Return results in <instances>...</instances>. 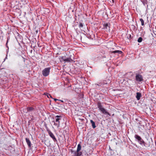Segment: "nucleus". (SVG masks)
I'll return each instance as SVG.
<instances>
[{"label":"nucleus","instance_id":"obj_1","mask_svg":"<svg viewBox=\"0 0 156 156\" xmlns=\"http://www.w3.org/2000/svg\"><path fill=\"white\" fill-rule=\"evenodd\" d=\"M81 146L80 144H79L77 145V150L74 151L73 149L70 150V152L72 154L71 156H81L82 154V152L80 151Z\"/></svg>","mask_w":156,"mask_h":156},{"label":"nucleus","instance_id":"obj_2","mask_svg":"<svg viewBox=\"0 0 156 156\" xmlns=\"http://www.w3.org/2000/svg\"><path fill=\"white\" fill-rule=\"evenodd\" d=\"M50 68L48 67L44 69L42 71V74L43 76H48L50 72Z\"/></svg>","mask_w":156,"mask_h":156},{"label":"nucleus","instance_id":"obj_3","mask_svg":"<svg viewBox=\"0 0 156 156\" xmlns=\"http://www.w3.org/2000/svg\"><path fill=\"white\" fill-rule=\"evenodd\" d=\"M60 60L61 62L64 61L65 62H70L73 61V60H72L70 58H65V56H63L61 57Z\"/></svg>","mask_w":156,"mask_h":156},{"label":"nucleus","instance_id":"obj_4","mask_svg":"<svg viewBox=\"0 0 156 156\" xmlns=\"http://www.w3.org/2000/svg\"><path fill=\"white\" fill-rule=\"evenodd\" d=\"M134 137L137 140L138 143L141 145H142L143 143H144V140L142 138L138 135L135 134L134 136Z\"/></svg>","mask_w":156,"mask_h":156},{"label":"nucleus","instance_id":"obj_5","mask_svg":"<svg viewBox=\"0 0 156 156\" xmlns=\"http://www.w3.org/2000/svg\"><path fill=\"white\" fill-rule=\"evenodd\" d=\"M135 79L138 82H141L143 80L142 76L139 74H136Z\"/></svg>","mask_w":156,"mask_h":156},{"label":"nucleus","instance_id":"obj_6","mask_svg":"<svg viewBox=\"0 0 156 156\" xmlns=\"http://www.w3.org/2000/svg\"><path fill=\"white\" fill-rule=\"evenodd\" d=\"M151 140L149 141L147 140L145 142L144 141V143H143V144L146 147H148L151 146Z\"/></svg>","mask_w":156,"mask_h":156},{"label":"nucleus","instance_id":"obj_7","mask_svg":"<svg viewBox=\"0 0 156 156\" xmlns=\"http://www.w3.org/2000/svg\"><path fill=\"white\" fill-rule=\"evenodd\" d=\"M49 135L50 136V137L52 138L54 142H56L57 141L56 138H55V136L52 133L51 131H49V132L48 133Z\"/></svg>","mask_w":156,"mask_h":156},{"label":"nucleus","instance_id":"obj_8","mask_svg":"<svg viewBox=\"0 0 156 156\" xmlns=\"http://www.w3.org/2000/svg\"><path fill=\"white\" fill-rule=\"evenodd\" d=\"M102 113L105 114H107L110 115V114L109 113L107 112L106 109H105L104 108H102L100 110Z\"/></svg>","mask_w":156,"mask_h":156},{"label":"nucleus","instance_id":"obj_9","mask_svg":"<svg viewBox=\"0 0 156 156\" xmlns=\"http://www.w3.org/2000/svg\"><path fill=\"white\" fill-rule=\"evenodd\" d=\"M110 24L109 23H105L104 24V29H106L108 30H110Z\"/></svg>","mask_w":156,"mask_h":156},{"label":"nucleus","instance_id":"obj_10","mask_svg":"<svg viewBox=\"0 0 156 156\" xmlns=\"http://www.w3.org/2000/svg\"><path fill=\"white\" fill-rule=\"evenodd\" d=\"M56 117L57 118H56V122H58V127L60 125V122L59 121L61 119V116L60 115H57L56 116Z\"/></svg>","mask_w":156,"mask_h":156},{"label":"nucleus","instance_id":"obj_11","mask_svg":"<svg viewBox=\"0 0 156 156\" xmlns=\"http://www.w3.org/2000/svg\"><path fill=\"white\" fill-rule=\"evenodd\" d=\"M26 140L29 147H30L31 146V143L29 139L28 138H26Z\"/></svg>","mask_w":156,"mask_h":156},{"label":"nucleus","instance_id":"obj_12","mask_svg":"<svg viewBox=\"0 0 156 156\" xmlns=\"http://www.w3.org/2000/svg\"><path fill=\"white\" fill-rule=\"evenodd\" d=\"M97 105L98 108H99V110H100L102 108H103L102 105V104L100 101L98 102Z\"/></svg>","mask_w":156,"mask_h":156},{"label":"nucleus","instance_id":"obj_13","mask_svg":"<svg viewBox=\"0 0 156 156\" xmlns=\"http://www.w3.org/2000/svg\"><path fill=\"white\" fill-rule=\"evenodd\" d=\"M136 95V98L137 100H139L140 99V97H141V94L140 92H137Z\"/></svg>","mask_w":156,"mask_h":156},{"label":"nucleus","instance_id":"obj_14","mask_svg":"<svg viewBox=\"0 0 156 156\" xmlns=\"http://www.w3.org/2000/svg\"><path fill=\"white\" fill-rule=\"evenodd\" d=\"M27 110L28 112L33 111L34 110V108L32 107H29L27 108Z\"/></svg>","mask_w":156,"mask_h":156},{"label":"nucleus","instance_id":"obj_15","mask_svg":"<svg viewBox=\"0 0 156 156\" xmlns=\"http://www.w3.org/2000/svg\"><path fill=\"white\" fill-rule=\"evenodd\" d=\"M90 122L92 124V126L93 129H94L96 128V126L95 122L92 120H90Z\"/></svg>","mask_w":156,"mask_h":156},{"label":"nucleus","instance_id":"obj_16","mask_svg":"<svg viewBox=\"0 0 156 156\" xmlns=\"http://www.w3.org/2000/svg\"><path fill=\"white\" fill-rule=\"evenodd\" d=\"M112 53H117L119 54H121L122 53V52L121 51L119 50H115L114 51H112Z\"/></svg>","mask_w":156,"mask_h":156},{"label":"nucleus","instance_id":"obj_17","mask_svg":"<svg viewBox=\"0 0 156 156\" xmlns=\"http://www.w3.org/2000/svg\"><path fill=\"white\" fill-rule=\"evenodd\" d=\"M140 21L141 22V25L144 26V21L143 20L142 18H140Z\"/></svg>","mask_w":156,"mask_h":156},{"label":"nucleus","instance_id":"obj_18","mask_svg":"<svg viewBox=\"0 0 156 156\" xmlns=\"http://www.w3.org/2000/svg\"><path fill=\"white\" fill-rule=\"evenodd\" d=\"M143 39L141 37H140L137 40V41L139 43L141 42L142 41Z\"/></svg>","mask_w":156,"mask_h":156},{"label":"nucleus","instance_id":"obj_19","mask_svg":"<svg viewBox=\"0 0 156 156\" xmlns=\"http://www.w3.org/2000/svg\"><path fill=\"white\" fill-rule=\"evenodd\" d=\"M9 37H8L7 38V42H6V47L7 48H8V47L7 46V43H8V41H9Z\"/></svg>","mask_w":156,"mask_h":156},{"label":"nucleus","instance_id":"obj_20","mask_svg":"<svg viewBox=\"0 0 156 156\" xmlns=\"http://www.w3.org/2000/svg\"><path fill=\"white\" fill-rule=\"evenodd\" d=\"M83 27V24L82 23H80L79 25V27L80 28Z\"/></svg>","mask_w":156,"mask_h":156},{"label":"nucleus","instance_id":"obj_21","mask_svg":"<svg viewBox=\"0 0 156 156\" xmlns=\"http://www.w3.org/2000/svg\"><path fill=\"white\" fill-rule=\"evenodd\" d=\"M46 129L47 132H48V133L49 132V131H51L46 126Z\"/></svg>","mask_w":156,"mask_h":156},{"label":"nucleus","instance_id":"obj_22","mask_svg":"<svg viewBox=\"0 0 156 156\" xmlns=\"http://www.w3.org/2000/svg\"><path fill=\"white\" fill-rule=\"evenodd\" d=\"M110 3H109V4H110V5H113L114 3V1L113 0V3H112V0H110Z\"/></svg>","mask_w":156,"mask_h":156},{"label":"nucleus","instance_id":"obj_23","mask_svg":"<svg viewBox=\"0 0 156 156\" xmlns=\"http://www.w3.org/2000/svg\"><path fill=\"white\" fill-rule=\"evenodd\" d=\"M152 11L153 12V14L156 16V10H152Z\"/></svg>","mask_w":156,"mask_h":156},{"label":"nucleus","instance_id":"obj_24","mask_svg":"<svg viewBox=\"0 0 156 156\" xmlns=\"http://www.w3.org/2000/svg\"><path fill=\"white\" fill-rule=\"evenodd\" d=\"M108 12H110V13H111V12L112 13L113 12V11H114V12H115V10H108Z\"/></svg>","mask_w":156,"mask_h":156},{"label":"nucleus","instance_id":"obj_25","mask_svg":"<svg viewBox=\"0 0 156 156\" xmlns=\"http://www.w3.org/2000/svg\"><path fill=\"white\" fill-rule=\"evenodd\" d=\"M100 84H101V85H100V86H101V85L103 86L105 84H107V83H105V82H103V83H100Z\"/></svg>","mask_w":156,"mask_h":156},{"label":"nucleus","instance_id":"obj_26","mask_svg":"<svg viewBox=\"0 0 156 156\" xmlns=\"http://www.w3.org/2000/svg\"><path fill=\"white\" fill-rule=\"evenodd\" d=\"M49 96H50V97L51 98V96L50 94H49L48 95H47L48 97L49 98Z\"/></svg>","mask_w":156,"mask_h":156},{"label":"nucleus","instance_id":"obj_27","mask_svg":"<svg viewBox=\"0 0 156 156\" xmlns=\"http://www.w3.org/2000/svg\"><path fill=\"white\" fill-rule=\"evenodd\" d=\"M95 87H97L98 86H99V85L98 84H95Z\"/></svg>","mask_w":156,"mask_h":156},{"label":"nucleus","instance_id":"obj_28","mask_svg":"<svg viewBox=\"0 0 156 156\" xmlns=\"http://www.w3.org/2000/svg\"><path fill=\"white\" fill-rule=\"evenodd\" d=\"M23 59H24V62H25V60H27V59H25V58H23Z\"/></svg>","mask_w":156,"mask_h":156},{"label":"nucleus","instance_id":"obj_29","mask_svg":"<svg viewBox=\"0 0 156 156\" xmlns=\"http://www.w3.org/2000/svg\"><path fill=\"white\" fill-rule=\"evenodd\" d=\"M59 101H60L61 102H62V103H63L64 102V101H63L61 100H59Z\"/></svg>","mask_w":156,"mask_h":156},{"label":"nucleus","instance_id":"obj_30","mask_svg":"<svg viewBox=\"0 0 156 156\" xmlns=\"http://www.w3.org/2000/svg\"><path fill=\"white\" fill-rule=\"evenodd\" d=\"M54 100L55 101H57V100H59L56 99H54Z\"/></svg>","mask_w":156,"mask_h":156},{"label":"nucleus","instance_id":"obj_31","mask_svg":"<svg viewBox=\"0 0 156 156\" xmlns=\"http://www.w3.org/2000/svg\"><path fill=\"white\" fill-rule=\"evenodd\" d=\"M54 125L57 126V124L56 123H55V122H54Z\"/></svg>","mask_w":156,"mask_h":156},{"label":"nucleus","instance_id":"obj_32","mask_svg":"<svg viewBox=\"0 0 156 156\" xmlns=\"http://www.w3.org/2000/svg\"><path fill=\"white\" fill-rule=\"evenodd\" d=\"M80 120H81L82 121H83L84 120V119H79Z\"/></svg>","mask_w":156,"mask_h":156},{"label":"nucleus","instance_id":"obj_33","mask_svg":"<svg viewBox=\"0 0 156 156\" xmlns=\"http://www.w3.org/2000/svg\"><path fill=\"white\" fill-rule=\"evenodd\" d=\"M112 3H113V0H112Z\"/></svg>","mask_w":156,"mask_h":156},{"label":"nucleus","instance_id":"obj_34","mask_svg":"<svg viewBox=\"0 0 156 156\" xmlns=\"http://www.w3.org/2000/svg\"><path fill=\"white\" fill-rule=\"evenodd\" d=\"M32 50H31V53L32 52Z\"/></svg>","mask_w":156,"mask_h":156},{"label":"nucleus","instance_id":"obj_35","mask_svg":"<svg viewBox=\"0 0 156 156\" xmlns=\"http://www.w3.org/2000/svg\"><path fill=\"white\" fill-rule=\"evenodd\" d=\"M129 36H130V37H131L130 35Z\"/></svg>","mask_w":156,"mask_h":156}]
</instances>
